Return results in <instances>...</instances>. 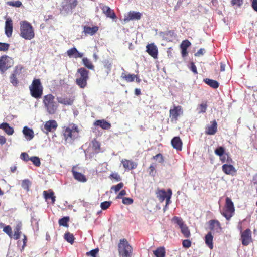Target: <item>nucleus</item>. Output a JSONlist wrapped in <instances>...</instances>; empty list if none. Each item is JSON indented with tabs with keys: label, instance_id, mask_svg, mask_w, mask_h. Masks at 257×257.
Wrapping results in <instances>:
<instances>
[{
	"label": "nucleus",
	"instance_id": "1",
	"mask_svg": "<svg viewBox=\"0 0 257 257\" xmlns=\"http://www.w3.org/2000/svg\"><path fill=\"white\" fill-rule=\"evenodd\" d=\"M79 129L78 126L73 123L69 126L62 127V135L66 144H71L78 137Z\"/></svg>",
	"mask_w": 257,
	"mask_h": 257
},
{
	"label": "nucleus",
	"instance_id": "2",
	"mask_svg": "<svg viewBox=\"0 0 257 257\" xmlns=\"http://www.w3.org/2000/svg\"><path fill=\"white\" fill-rule=\"evenodd\" d=\"M20 35L26 40H31L34 38V30L30 23L26 21L21 22Z\"/></svg>",
	"mask_w": 257,
	"mask_h": 257
},
{
	"label": "nucleus",
	"instance_id": "3",
	"mask_svg": "<svg viewBox=\"0 0 257 257\" xmlns=\"http://www.w3.org/2000/svg\"><path fill=\"white\" fill-rule=\"evenodd\" d=\"M89 71L84 67L78 69L75 82L80 88L83 89L86 87L89 79Z\"/></svg>",
	"mask_w": 257,
	"mask_h": 257
},
{
	"label": "nucleus",
	"instance_id": "4",
	"mask_svg": "<svg viewBox=\"0 0 257 257\" xmlns=\"http://www.w3.org/2000/svg\"><path fill=\"white\" fill-rule=\"evenodd\" d=\"M54 99V96L51 94H47L43 97V102L47 111L50 114L55 113L58 108V105Z\"/></svg>",
	"mask_w": 257,
	"mask_h": 257
},
{
	"label": "nucleus",
	"instance_id": "5",
	"mask_svg": "<svg viewBox=\"0 0 257 257\" xmlns=\"http://www.w3.org/2000/svg\"><path fill=\"white\" fill-rule=\"evenodd\" d=\"M31 96L36 98H40L43 94V86L39 79H34L32 84L29 86Z\"/></svg>",
	"mask_w": 257,
	"mask_h": 257
},
{
	"label": "nucleus",
	"instance_id": "6",
	"mask_svg": "<svg viewBox=\"0 0 257 257\" xmlns=\"http://www.w3.org/2000/svg\"><path fill=\"white\" fill-rule=\"evenodd\" d=\"M118 250L119 257H132V256L133 248L126 239L120 240Z\"/></svg>",
	"mask_w": 257,
	"mask_h": 257
},
{
	"label": "nucleus",
	"instance_id": "7",
	"mask_svg": "<svg viewBox=\"0 0 257 257\" xmlns=\"http://www.w3.org/2000/svg\"><path fill=\"white\" fill-rule=\"evenodd\" d=\"M234 211L235 208L233 202L230 198L227 197L225 199V210L222 215L229 220L233 216Z\"/></svg>",
	"mask_w": 257,
	"mask_h": 257
},
{
	"label": "nucleus",
	"instance_id": "8",
	"mask_svg": "<svg viewBox=\"0 0 257 257\" xmlns=\"http://www.w3.org/2000/svg\"><path fill=\"white\" fill-rule=\"evenodd\" d=\"M183 110L180 105L174 106L173 108L169 110V117L172 122L175 121L178 119V117L182 115Z\"/></svg>",
	"mask_w": 257,
	"mask_h": 257
},
{
	"label": "nucleus",
	"instance_id": "9",
	"mask_svg": "<svg viewBox=\"0 0 257 257\" xmlns=\"http://www.w3.org/2000/svg\"><path fill=\"white\" fill-rule=\"evenodd\" d=\"M241 240L242 244L244 246H247L252 242L251 231L249 228L246 229L241 233Z\"/></svg>",
	"mask_w": 257,
	"mask_h": 257
},
{
	"label": "nucleus",
	"instance_id": "10",
	"mask_svg": "<svg viewBox=\"0 0 257 257\" xmlns=\"http://www.w3.org/2000/svg\"><path fill=\"white\" fill-rule=\"evenodd\" d=\"M77 0H64L62 4V9L66 12H71L77 5Z\"/></svg>",
	"mask_w": 257,
	"mask_h": 257
},
{
	"label": "nucleus",
	"instance_id": "11",
	"mask_svg": "<svg viewBox=\"0 0 257 257\" xmlns=\"http://www.w3.org/2000/svg\"><path fill=\"white\" fill-rule=\"evenodd\" d=\"M211 124L205 128V133L208 135H214L217 132V123L216 120L210 122Z\"/></svg>",
	"mask_w": 257,
	"mask_h": 257
},
{
	"label": "nucleus",
	"instance_id": "12",
	"mask_svg": "<svg viewBox=\"0 0 257 257\" xmlns=\"http://www.w3.org/2000/svg\"><path fill=\"white\" fill-rule=\"evenodd\" d=\"M58 126L57 122L54 120H50L46 121L44 125V129L47 134L48 132L56 130Z\"/></svg>",
	"mask_w": 257,
	"mask_h": 257
},
{
	"label": "nucleus",
	"instance_id": "13",
	"mask_svg": "<svg viewBox=\"0 0 257 257\" xmlns=\"http://www.w3.org/2000/svg\"><path fill=\"white\" fill-rule=\"evenodd\" d=\"M8 62L9 59L7 56L3 55L0 57V72L3 73L10 67Z\"/></svg>",
	"mask_w": 257,
	"mask_h": 257
},
{
	"label": "nucleus",
	"instance_id": "14",
	"mask_svg": "<svg viewBox=\"0 0 257 257\" xmlns=\"http://www.w3.org/2000/svg\"><path fill=\"white\" fill-rule=\"evenodd\" d=\"M5 31L8 37H11L13 32V21L10 18L6 19L5 22Z\"/></svg>",
	"mask_w": 257,
	"mask_h": 257
},
{
	"label": "nucleus",
	"instance_id": "15",
	"mask_svg": "<svg viewBox=\"0 0 257 257\" xmlns=\"http://www.w3.org/2000/svg\"><path fill=\"white\" fill-rule=\"evenodd\" d=\"M76 167H73L72 169V173L74 178L81 182H86L87 181L86 177L83 174L75 170Z\"/></svg>",
	"mask_w": 257,
	"mask_h": 257
},
{
	"label": "nucleus",
	"instance_id": "16",
	"mask_svg": "<svg viewBox=\"0 0 257 257\" xmlns=\"http://www.w3.org/2000/svg\"><path fill=\"white\" fill-rule=\"evenodd\" d=\"M146 48V51L150 56L155 59L157 58L158 53V49L154 44H148Z\"/></svg>",
	"mask_w": 257,
	"mask_h": 257
},
{
	"label": "nucleus",
	"instance_id": "17",
	"mask_svg": "<svg viewBox=\"0 0 257 257\" xmlns=\"http://www.w3.org/2000/svg\"><path fill=\"white\" fill-rule=\"evenodd\" d=\"M182 141L179 137H175L171 140L172 147L177 151L182 150Z\"/></svg>",
	"mask_w": 257,
	"mask_h": 257
},
{
	"label": "nucleus",
	"instance_id": "18",
	"mask_svg": "<svg viewBox=\"0 0 257 257\" xmlns=\"http://www.w3.org/2000/svg\"><path fill=\"white\" fill-rule=\"evenodd\" d=\"M67 54L70 58H82L83 56V53L79 52L75 47L68 50Z\"/></svg>",
	"mask_w": 257,
	"mask_h": 257
},
{
	"label": "nucleus",
	"instance_id": "19",
	"mask_svg": "<svg viewBox=\"0 0 257 257\" xmlns=\"http://www.w3.org/2000/svg\"><path fill=\"white\" fill-rule=\"evenodd\" d=\"M121 164L126 170H133L137 167V164L132 160L123 159L121 161Z\"/></svg>",
	"mask_w": 257,
	"mask_h": 257
},
{
	"label": "nucleus",
	"instance_id": "20",
	"mask_svg": "<svg viewBox=\"0 0 257 257\" xmlns=\"http://www.w3.org/2000/svg\"><path fill=\"white\" fill-rule=\"evenodd\" d=\"M94 125L99 126L104 130H108L111 127L110 123L107 122L105 119H100L96 120L94 123Z\"/></svg>",
	"mask_w": 257,
	"mask_h": 257
},
{
	"label": "nucleus",
	"instance_id": "21",
	"mask_svg": "<svg viewBox=\"0 0 257 257\" xmlns=\"http://www.w3.org/2000/svg\"><path fill=\"white\" fill-rule=\"evenodd\" d=\"M98 29L99 28L97 26H94L92 27L87 26H84L83 27V32L85 34V35H93L98 31Z\"/></svg>",
	"mask_w": 257,
	"mask_h": 257
},
{
	"label": "nucleus",
	"instance_id": "22",
	"mask_svg": "<svg viewBox=\"0 0 257 257\" xmlns=\"http://www.w3.org/2000/svg\"><path fill=\"white\" fill-rule=\"evenodd\" d=\"M222 168L223 172L227 175H232L233 173L236 172L234 167L230 164H224Z\"/></svg>",
	"mask_w": 257,
	"mask_h": 257
},
{
	"label": "nucleus",
	"instance_id": "23",
	"mask_svg": "<svg viewBox=\"0 0 257 257\" xmlns=\"http://www.w3.org/2000/svg\"><path fill=\"white\" fill-rule=\"evenodd\" d=\"M209 228L211 230H221V224L217 220H211L209 222Z\"/></svg>",
	"mask_w": 257,
	"mask_h": 257
},
{
	"label": "nucleus",
	"instance_id": "24",
	"mask_svg": "<svg viewBox=\"0 0 257 257\" xmlns=\"http://www.w3.org/2000/svg\"><path fill=\"white\" fill-rule=\"evenodd\" d=\"M102 10L103 13H104L107 17H109L112 19H114L116 18V15L114 11L111 10L108 6H103Z\"/></svg>",
	"mask_w": 257,
	"mask_h": 257
},
{
	"label": "nucleus",
	"instance_id": "25",
	"mask_svg": "<svg viewBox=\"0 0 257 257\" xmlns=\"http://www.w3.org/2000/svg\"><path fill=\"white\" fill-rule=\"evenodd\" d=\"M141 14L140 12L135 11H130L128 14L126 18H124V21H128L130 20H139L141 19Z\"/></svg>",
	"mask_w": 257,
	"mask_h": 257
},
{
	"label": "nucleus",
	"instance_id": "26",
	"mask_svg": "<svg viewBox=\"0 0 257 257\" xmlns=\"http://www.w3.org/2000/svg\"><path fill=\"white\" fill-rule=\"evenodd\" d=\"M213 236L211 232H208L205 237V242L208 247L212 249L213 248Z\"/></svg>",
	"mask_w": 257,
	"mask_h": 257
},
{
	"label": "nucleus",
	"instance_id": "27",
	"mask_svg": "<svg viewBox=\"0 0 257 257\" xmlns=\"http://www.w3.org/2000/svg\"><path fill=\"white\" fill-rule=\"evenodd\" d=\"M23 133L25 138L28 140L32 139L34 136L33 131L27 126L23 128Z\"/></svg>",
	"mask_w": 257,
	"mask_h": 257
},
{
	"label": "nucleus",
	"instance_id": "28",
	"mask_svg": "<svg viewBox=\"0 0 257 257\" xmlns=\"http://www.w3.org/2000/svg\"><path fill=\"white\" fill-rule=\"evenodd\" d=\"M22 223H18L14 228V239L18 240L20 238L21 234Z\"/></svg>",
	"mask_w": 257,
	"mask_h": 257
},
{
	"label": "nucleus",
	"instance_id": "29",
	"mask_svg": "<svg viewBox=\"0 0 257 257\" xmlns=\"http://www.w3.org/2000/svg\"><path fill=\"white\" fill-rule=\"evenodd\" d=\"M136 75L134 74H128L125 72H123L121 74V78L127 82H132L135 80Z\"/></svg>",
	"mask_w": 257,
	"mask_h": 257
},
{
	"label": "nucleus",
	"instance_id": "30",
	"mask_svg": "<svg viewBox=\"0 0 257 257\" xmlns=\"http://www.w3.org/2000/svg\"><path fill=\"white\" fill-rule=\"evenodd\" d=\"M157 197L161 202H163L168 196V191L164 190H159L156 192Z\"/></svg>",
	"mask_w": 257,
	"mask_h": 257
},
{
	"label": "nucleus",
	"instance_id": "31",
	"mask_svg": "<svg viewBox=\"0 0 257 257\" xmlns=\"http://www.w3.org/2000/svg\"><path fill=\"white\" fill-rule=\"evenodd\" d=\"M58 102L65 105H71L73 103V99L70 98L57 97Z\"/></svg>",
	"mask_w": 257,
	"mask_h": 257
},
{
	"label": "nucleus",
	"instance_id": "32",
	"mask_svg": "<svg viewBox=\"0 0 257 257\" xmlns=\"http://www.w3.org/2000/svg\"><path fill=\"white\" fill-rule=\"evenodd\" d=\"M153 253L155 257H165V249L163 246L158 247L155 250L153 251Z\"/></svg>",
	"mask_w": 257,
	"mask_h": 257
},
{
	"label": "nucleus",
	"instance_id": "33",
	"mask_svg": "<svg viewBox=\"0 0 257 257\" xmlns=\"http://www.w3.org/2000/svg\"><path fill=\"white\" fill-rule=\"evenodd\" d=\"M204 81L212 88L216 89L219 87V83L216 80L206 78L204 79Z\"/></svg>",
	"mask_w": 257,
	"mask_h": 257
},
{
	"label": "nucleus",
	"instance_id": "34",
	"mask_svg": "<svg viewBox=\"0 0 257 257\" xmlns=\"http://www.w3.org/2000/svg\"><path fill=\"white\" fill-rule=\"evenodd\" d=\"M43 195L46 200L50 199L52 201V204H54L55 201V196H54V193L53 191H51L50 192H48L47 191H44L43 192Z\"/></svg>",
	"mask_w": 257,
	"mask_h": 257
},
{
	"label": "nucleus",
	"instance_id": "35",
	"mask_svg": "<svg viewBox=\"0 0 257 257\" xmlns=\"http://www.w3.org/2000/svg\"><path fill=\"white\" fill-rule=\"evenodd\" d=\"M207 106L208 105L207 101L202 102L198 105V107L197 108V110H198V113L199 114L205 113L207 108Z\"/></svg>",
	"mask_w": 257,
	"mask_h": 257
},
{
	"label": "nucleus",
	"instance_id": "36",
	"mask_svg": "<svg viewBox=\"0 0 257 257\" xmlns=\"http://www.w3.org/2000/svg\"><path fill=\"white\" fill-rule=\"evenodd\" d=\"M82 62L83 65L87 67L88 69L90 70L94 69V66L87 58H83L82 59Z\"/></svg>",
	"mask_w": 257,
	"mask_h": 257
},
{
	"label": "nucleus",
	"instance_id": "37",
	"mask_svg": "<svg viewBox=\"0 0 257 257\" xmlns=\"http://www.w3.org/2000/svg\"><path fill=\"white\" fill-rule=\"evenodd\" d=\"M180 229L181 233L183 234L185 237L189 238L190 236L191 233L190 230L186 224L181 227Z\"/></svg>",
	"mask_w": 257,
	"mask_h": 257
},
{
	"label": "nucleus",
	"instance_id": "38",
	"mask_svg": "<svg viewBox=\"0 0 257 257\" xmlns=\"http://www.w3.org/2000/svg\"><path fill=\"white\" fill-rule=\"evenodd\" d=\"M24 69V67L21 65H17L15 67V69L12 73L13 75L16 76L18 78L20 77L22 70Z\"/></svg>",
	"mask_w": 257,
	"mask_h": 257
},
{
	"label": "nucleus",
	"instance_id": "39",
	"mask_svg": "<svg viewBox=\"0 0 257 257\" xmlns=\"http://www.w3.org/2000/svg\"><path fill=\"white\" fill-rule=\"evenodd\" d=\"M65 240L71 244H73L74 242V236L73 234L70 232H66L64 235Z\"/></svg>",
	"mask_w": 257,
	"mask_h": 257
},
{
	"label": "nucleus",
	"instance_id": "40",
	"mask_svg": "<svg viewBox=\"0 0 257 257\" xmlns=\"http://www.w3.org/2000/svg\"><path fill=\"white\" fill-rule=\"evenodd\" d=\"M103 67L105 69V72L108 75L111 71L112 63L108 60H105L103 62Z\"/></svg>",
	"mask_w": 257,
	"mask_h": 257
},
{
	"label": "nucleus",
	"instance_id": "41",
	"mask_svg": "<svg viewBox=\"0 0 257 257\" xmlns=\"http://www.w3.org/2000/svg\"><path fill=\"white\" fill-rule=\"evenodd\" d=\"M70 218L68 216L64 217L59 220V224L60 226H63L64 227H68V222L69 221Z\"/></svg>",
	"mask_w": 257,
	"mask_h": 257
},
{
	"label": "nucleus",
	"instance_id": "42",
	"mask_svg": "<svg viewBox=\"0 0 257 257\" xmlns=\"http://www.w3.org/2000/svg\"><path fill=\"white\" fill-rule=\"evenodd\" d=\"M31 184V183L28 179H25L22 181L21 186L24 189L29 191Z\"/></svg>",
	"mask_w": 257,
	"mask_h": 257
},
{
	"label": "nucleus",
	"instance_id": "43",
	"mask_svg": "<svg viewBox=\"0 0 257 257\" xmlns=\"http://www.w3.org/2000/svg\"><path fill=\"white\" fill-rule=\"evenodd\" d=\"M7 5L9 6H12L16 8H19L22 6V4L21 1H8L7 2Z\"/></svg>",
	"mask_w": 257,
	"mask_h": 257
},
{
	"label": "nucleus",
	"instance_id": "44",
	"mask_svg": "<svg viewBox=\"0 0 257 257\" xmlns=\"http://www.w3.org/2000/svg\"><path fill=\"white\" fill-rule=\"evenodd\" d=\"M172 221L179 225L180 228L185 225L182 219L180 217L175 216L172 218Z\"/></svg>",
	"mask_w": 257,
	"mask_h": 257
},
{
	"label": "nucleus",
	"instance_id": "45",
	"mask_svg": "<svg viewBox=\"0 0 257 257\" xmlns=\"http://www.w3.org/2000/svg\"><path fill=\"white\" fill-rule=\"evenodd\" d=\"M224 152H225L224 148L221 146H220V147H218V148H217L214 151L215 154L220 157H222L223 155Z\"/></svg>",
	"mask_w": 257,
	"mask_h": 257
},
{
	"label": "nucleus",
	"instance_id": "46",
	"mask_svg": "<svg viewBox=\"0 0 257 257\" xmlns=\"http://www.w3.org/2000/svg\"><path fill=\"white\" fill-rule=\"evenodd\" d=\"M10 82L14 86H17L19 83V82L18 80V77L16 76L13 75L12 74L10 76Z\"/></svg>",
	"mask_w": 257,
	"mask_h": 257
},
{
	"label": "nucleus",
	"instance_id": "47",
	"mask_svg": "<svg viewBox=\"0 0 257 257\" xmlns=\"http://www.w3.org/2000/svg\"><path fill=\"white\" fill-rule=\"evenodd\" d=\"M30 160H31L33 162V164L37 167L40 166L41 164L40 159L38 157H32L30 158Z\"/></svg>",
	"mask_w": 257,
	"mask_h": 257
},
{
	"label": "nucleus",
	"instance_id": "48",
	"mask_svg": "<svg viewBox=\"0 0 257 257\" xmlns=\"http://www.w3.org/2000/svg\"><path fill=\"white\" fill-rule=\"evenodd\" d=\"M124 186V184L122 182H120L116 185H114L111 187V189L113 190L115 193L118 192Z\"/></svg>",
	"mask_w": 257,
	"mask_h": 257
},
{
	"label": "nucleus",
	"instance_id": "49",
	"mask_svg": "<svg viewBox=\"0 0 257 257\" xmlns=\"http://www.w3.org/2000/svg\"><path fill=\"white\" fill-rule=\"evenodd\" d=\"M9 43L0 42V51L6 52L9 50Z\"/></svg>",
	"mask_w": 257,
	"mask_h": 257
},
{
	"label": "nucleus",
	"instance_id": "50",
	"mask_svg": "<svg viewBox=\"0 0 257 257\" xmlns=\"http://www.w3.org/2000/svg\"><path fill=\"white\" fill-rule=\"evenodd\" d=\"M171 195H172V191H171V190L169 189L168 190V196L165 199H166V204H165V207L164 208V210L167 207V206L171 202L170 199H171Z\"/></svg>",
	"mask_w": 257,
	"mask_h": 257
},
{
	"label": "nucleus",
	"instance_id": "51",
	"mask_svg": "<svg viewBox=\"0 0 257 257\" xmlns=\"http://www.w3.org/2000/svg\"><path fill=\"white\" fill-rule=\"evenodd\" d=\"M191 45V42L188 40H185L182 41L180 45V48L187 49Z\"/></svg>",
	"mask_w": 257,
	"mask_h": 257
},
{
	"label": "nucleus",
	"instance_id": "52",
	"mask_svg": "<svg viewBox=\"0 0 257 257\" xmlns=\"http://www.w3.org/2000/svg\"><path fill=\"white\" fill-rule=\"evenodd\" d=\"M220 160L222 163L226 162L227 163H230L232 161V159L228 155V154L223 155L222 157H220Z\"/></svg>",
	"mask_w": 257,
	"mask_h": 257
},
{
	"label": "nucleus",
	"instance_id": "53",
	"mask_svg": "<svg viewBox=\"0 0 257 257\" xmlns=\"http://www.w3.org/2000/svg\"><path fill=\"white\" fill-rule=\"evenodd\" d=\"M3 231L5 232L9 237L12 236V230L10 226L8 225L4 227Z\"/></svg>",
	"mask_w": 257,
	"mask_h": 257
},
{
	"label": "nucleus",
	"instance_id": "54",
	"mask_svg": "<svg viewBox=\"0 0 257 257\" xmlns=\"http://www.w3.org/2000/svg\"><path fill=\"white\" fill-rule=\"evenodd\" d=\"M99 251V249L98 248H96L94 249H92L91 251L87 252L86 253V255L87 256H91V257H96V255Z\"/></svg>",
	"mask_w": 257,
	"mask_h": 257
},
{
	"label": "nucleus",
	"instance_id": "55",
	"mask_svg": "<svg viewBox=\"0 0 257 257\" xmlns=\"http://www.w3.org/2000/svg\"><path fill=\"white\" fill-rule=\"evenodd\" d=\"M111 204V201H104L101 203L100 207L102 210H106L110 206Z\"/></svg>",
	"mask_w": 257,
	"mask_h": 257
},
{
	"label": "nucleus",
	"instance_id": "56",
	"mask_svg": "<svg viewBox=\"0 0 257 257\" xmlns=\"http://www.w3.org/2000/svg\"><path fill=\"white\" fill-rule=\"evenodd\" d=\"M153 159L156 160H158V162L161 163H163L164 161V157L163 155L160 153H159L153 156Z\"/></svg>",
	"mask_w": 257,
	"mask_h": 257
},
{
	"label": "nucleus",
	"instance_id": "57",
	"mask_svg": "<svg viewBox=\"0 0 257 257\" xmlns=\"http://www.w3.org/2000/svg\"><path fill=\"white\" fill-rule=\"evenodd\" d=\"M243 0H231V4L233 6L240 7L243 4Z\"/></svg>",
	"mask_w": 257,
	"mask_h": 257
},
{
	"label": "nucleus",
	"instance_id": "58",
	"mask_svg": "<svg viewBox=\"0 0 257 257\" xmlns=\"http://www.w3.org/2000/svg\"><path fill=\"white\" fill-rule=\"evenodd\" d=\"M109 178L111 179H114L117 182L121 180V177L120 175L117 173H113L111 174L109 176Z\"/></svg>",
	"mask_w": 257,
	"mask_h": 257
},
{
	"label": "nucleus",
	"instance_id": "59",
	"mask_svg": "<svg viewBox=\"0 0 257 257\" xmlns=\"http://www.w3.org/2000/svg\"><path fill=\"white\" fill-rule=\"evenodd\" d=\"M93 147L96 151H100V143L96 140L92 141Z\"/></svg>",
	"mask_w": 257,
	"mask_h": 257
},
{
	"label": "nucleus",
	"instance_id": "60",
	"mask_svg": "<svg viewBox=\"0 0 257 257\" xmlns=\"http://www.w3.org/2000/svg\"><path fill=\"white\" fill-rule=\"evenodd\" d=\"M133 201V199L131 198L124 197L122 198V203L125 205H131Z\"/></svg>",
	"mask_w": 257,
	"mask_h": 257
},
{
	"label": "nucleus",
	"instance_id": "61",
	"mask_svg": "<svg viewBox=\"0 0 257 257\" xmlns=\"http://www.w3.org/2000/svg\"><path fill=\"white\" fill-rule=\"evenodd\" d=\"M183 246L185 248H189L191 246V242L190 240L186 239L182 242Z\"/></svg>",
	"mask_w": 257,
	"mask_h": 257
},
{
	"label": "nucleus",
	"instance_id": "62",
	"mask_svg": "<svg viewBox=\"0 0 257 257\" xmlns=\"http://www.w3.org/2000/svg\"><path fill=\"white\" fill-rule=\"evenodd\" d=\"M20 158L22 160H23L26 162H27L29 160H30V158L29 157L28 154L25 152H23V153H21Z\"/></svg>",
	"mask_w": 257,
	"mask_h": 257
},
{
	"label": "nucleus",
	"instance_id": "63",
	"mask_svg": "<svg viewBox=\"0 0 257 257\" xmlns=\"http://www.w3.org/2000/svg\"><path fill=\"white\" fill-rule=\"evenodd\" d=\"M190 69L194 74H196L198 73L196 66L194 62H191Z\"/></svg>",
	"mask_w": 257,
	"mask_h": 257
},
{
	"label": "nucleus",
	"instance_id": "64",
	"mask_svg": "<svg viewBox=\"0 0 257 257\" xmlns=\"http://www.w3.org/2000/svg\"><path fill=\"white\" fill-rule=\"evenodd\" d=\"M5 132L8 135H12L14 133V129L13 127H11L10 125L5 130Z\"/></svg>",
	"mask_w": 257,
	"mask_h": 257
}]
</instances>
